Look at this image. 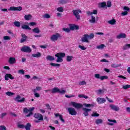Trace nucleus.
Masks as SVG:
<instances>
[{
  "mask_svg": "<svg viewBox=\"0 0 130 130\" xmlns=\"http://www.w3.org/2000/svg\"><path fill=\"white\" fill-rule=\"evenodd\" d=\"M44 18H46V19H49L50 18V15L48 14H46L44 15Z\"/></svg>",
  "mask_w": 130,
  "mask_h": 130,
  "instance_id": "nucleus-57",
  "label": "nucleus"
},
{
  "mask_svg": "<svg viewBox=\"0 0 130 130\" xmlns=\"http://www.w3.org/2000/svg\"><path fill=\"white\" fill-rule=\"evenodd\" d=\"M99 6H101V8H105L106 7V2H103L99 4Z\"/></svg>",
  "mask_w": 130,
  "mask_h": 130,
  "instance_id": "nucleus-38",
  "label": "nucleus"
},
{
  "mask_svg": "<svg viewBox=\"0 0 130 130\" xmlns=\"http://www.w3.org/2000/svg\"><path fill=\"white\" fill-rule=\"evenodd\" d=\"M9 79H11V80H14V79H15V77H14L11 74H7L6 75H5V80H6V81H9Z\"/></svg>",
  "mask_w": 130,
  "mask_h": 130,
  "instance_id": "nucleus-19",
  "label": "nucleus"
},
{
  "mask_svg": "<svg viewBox=\"0 0 130 130\" xmlns=\"http://www.w3.org/2000/svg\"><path fill=\"white\" fill-rule=\"evenodd\" d=\"M10 10L11 11H18L19 12H20V11H22V7L21 6H19L17 7H11L10 8Z\"/></svg>",
  "mask_w": 130,
  "mask_h": 130,
  "instance_id": "nucleus-13",
  "label": "nucleus"
},
{
  "mask_svg": "<svg viewBox=\"0 0 130 130\" xmlns=\"http://www.w3.org/2000/svg\"><path fill=\"white\" fill-rule=\"evenodd\" d=\"M67 92V90L62 89H59V91H58V93H59V94H66Z\"/></svg>",
  "mask_w": 130,
  "mask_h": 130,
  "instance_id": "nucleus-36",
  "label": "nucleus"
},
{
  "mask_svg": "<svg viewBox=\"0 0 130 130\" xmlns=\"http://www.w3.org/2000/svg\"><path fill=\"white\" fill-rule=\"evenodd\" d=\"M34 109H35V108H34V107L30 108L28 110L29 111V113L28 114L26 115V116H27V117H29L31 116V115H32V114H33V113H32V111H33V110Z\"/></svg>",
  "mask_w": 130,
  "mask_h": 130,
  "instance_id": "nucleus-20",
  "label": "nucleus"
},
{
  "mask_svg": "<svg viewBox=\"0 0 130 130\" xmlns=\"http://www.w3.org/2000/svg\"><path fill=\"white\" fill-rule=\"evenodd\" d=\"M110 108L112 110H114V111H119V107L116 106L115 105L111 104L110 105Z\"/></svg>",
  "mask_w": 130,
  "mask_h": 130,
  "instance_id": "nucleus-12",
  "label": "nucleus"
},
{
  "mask_svg": "<svg viewBox=\"0 0 130 130\" xmlns=\"http://www.w3.org/2000/svg\"><path fill=\"white\" fill-rule=\"evenodd\" d=\"M82 110L83 111V114L85 115V116H88L89 115V112L91 111V109H88L86 108H83L82 109Z\"/></svg>",
  "mask_w": 130,
  "mask_h": 130,
  "instance_id": "nucleus-9",
  "label": "nucleus"
},
{
  "mask_svg": "<svg viewBox=\"0 0 130 130\" xmlns=\"http://www.w3.org/2000/svg\"><path fill=\"white\" fill-rule=\"evenodd\" d=\"M21 51H22V52H26L29 53V52H31L32 50L31 49H21Z\"/></svg>",
  "mask_w": 130,
  "mask_h": 130,
  "instance_id": "nucleus-44",
  "label": "nucleus"
},
{
  "mask_svg": "<svg viewBox=\"0 0 130 130\" xmlns=\"http://www.w3.org/2000/svg\"><path fill=\"white\" fill-rule=\"evenodd\" d=\"M13 24L15 27H17L18 28H20L21 27V23L19 21H14Z\"/></svg>",
  "mask_w": 130,
  "mask_h": 130,
  "instance_id": "nucleus-25",
  "label": "nucleus"
},
{
  "mask_svg": "<svg viewBox=\"0 0 130 130\" xmlns=\"http://www.w3.org/2000/svg\"><path fill=\"white\" fill-rule=\"evenodd\" d=\"M63 31H64V32H67V33H69L71 31V28H62Z\"/></svg>",
  "mask_w": 130,
  "mask_h": 130,
  "instance_id": "nucleus-47",
  "label": "nucleus"
},
{
  "mask_svg": "<svg viewBox=\"0 0 130 130\" xmlns=\"http://www.w3.org/2000/svg\"><path fill=\"white\" fill-rule=\"evenodd\" d=\"M32 32H34V33H36V34H39V33H40V29H39V28L38 27H36L32 29Z\"/></svg>",
  "mask_w": 130,
  "mask_h": 130,
  "instance_id": "nucleus-24",
  "label": "nucleus"
},
{
  "mask_svg": "<svg viewBox=\"0 0 130 130\" xmlns=\"http://www.w3.org/2000/svg\"><path fill=\"white\" fill-rule=\"evenodd\" d=\"M91 116L98 117L99 116V114L97 113L96 112H93L91 115Z\"/></svg>",
  "mask_w": 130,
  "mask_h": 130,
  "instance_id": "nucleus-49",
  "label": "nucleus"
},
{
  "mask_svg": "<svg viewBox=\"0 0 130 130\" xmlns=\"http://www.w3.org/2000/svg\"><path fill=\"white\" fill-rule=\"evenodd\" d=\"M22 39L20 40L21 43H23V42H25L26 40H27V37L26 35L22 34H21Z\"/></svg>",
  "mask_w": 130,
  "mask_h": 130,
  "instance_id": "nucleus-18",
  "label": "nucleus"
},
{
  "mask_svg": "<svg viewBox=\"0 0 130 130\" xmlns=\"http://www.w3.org/2000/svg\"><path fill=\"white\" fill-rule=\"evenodd\" d=\"M89 35L85 34L83 35V37L81 38V41L82 42H85L86 43H89Z\"/></svg>",
  "mask_w": 130,
  "mask_h": 130,
  "instance_id": "nucleus-7",
  "label": "nucleus"
},
{
  "mask_svg": "<svg viewBox=\"0 0 130 130\" xmlns=\"http://www.w3.org/2000/svg\"><path fill=\"white\" fill-rule=\"evenodd\" d=\"M0 130H7V127L5 125H1Z\"/></svg>",
  "mask_w": 130,
  "mask_h": 130,
  "instance_id": "nucleus-51",
  "label": "nucleus"
},
{
  "mask_svg": "<svg viewBox=\"0 0 130 130\" xmlns=\"http://www.w3.org/2000/svg\"><path fill=\"white\" fill-rule=\"evenodd\" d=\"M111 67H112V68H118V67H119V65H118V64L113 63L111 65Z\"/></svg>",
  "mask_w": 130,
  "mask_h": 130,
  "instance_id": "nucleus-53",
  "label": "nucleus"
},
{
  "mask_svg": "<svg viewBox=\"0 0 130 130\" xmlns=\"http://www.w3.org/2000/svg\"><path fill=\"white\" fill-rule=\"evenodd\" d=\"M34 116L39 120H43V116L40 114H35Z\"/></svg>",
  "mask_w": 130,
  "mask_h": 130,
  "instance_id": "nucleus-15",
  "label": "nucleus"
},
{
  "mask_svg": "<svg viewBox=\"0 0 130 130\" xmlns=\"http://www.w3.org/2000/svg\"><path fill=\"white\" fill-rule=\"evenodd\" d=\"M127 48H130V44H126L124 46L123 49H126Z\"/></svg>",
  "mask_w": 130,
  "mask_h": 130,
  "instance_id": "nucleus-55",
  "label": "nucleus"
},
{
  "mask_svg": "<svg viewBox=\"0 0 130 130\" xmlns=\"http://www.w3.org/2000/svg\"><path fill=\"white\" fill-rule=\"evenodd\" d=\"M6 115H7V113H2L1 116H0V118H3L4 116H6Z\"/></svg>",
  "mask_w": 130,
  "mask_h": 130,
  "instance_id": "nucleus-58",
  "label": "nucleus"
},
{
  "mask_svg": "<svg viewBox=\"0 0 130 130\" xmlns=\"http://www.w3.org/2000/svg\"><path fill=\"white\" fill-rule=\"evenodd\" d=\"M79 98H84L85 99H88V96L85 95V94H79Z\"/></svg>",
  "mask_w": 130,
  "mask_h": 130,
  "instance_id": "nucleus-45",
  "label": "nucleus"
},
{
  "mask_svg": "<svg viewBox=\"0 0 130 130\" xmlns=\"http://www.w3.org/2000/svg\"><path fill=\"white\" fill-rule=\"evenodd\" d=\"M108 23L110 24V25H114V24L116 23V20H115L114 19H113L111 20H109Z\"/></svg>",
  "mask_w": 130,
  "mask_h": 130,
  "instance_id": "nucleus-28",
  "label": "nucleus"
},
{
  "mask_svg": "<svg viewBox=\"0 0 130 130\" xmlns=\"http://www.w3.org/2000/svg\"><path fill=\"white\" fill-rule=\"evenodd\" d=\"M68 111L71 115H76L77 114V111H76V109L74 108H68Z\"/></svg>",
  "mask_w": 130,
  "mask_h": 130,
  "instance_id": "nucleus-5",
  "label": "nucleus"
},
{
  "mask_svg": "<svg viewBox=\"0 0 130 130\" xmlns=\"http://www.w3.org/2000/svg\"><path fill=\"white\" fill-rule=\"evenodd\" d=\"M70 106H73V107L76 108V109H80V108H82L83 106L85 107L86 108H91V107H94L93 104L84 103L82 105L81 104L77 103L75 102H71L70 104Z\"/></svg>",
  "mask_w": 130,
  "mask_h": 130,
  "instance_id": "nucleus-1",
  "label": "nucleus"
},
{
  "mask_svg": "<svg viewBox=\"0 0 130 130\" xmlns=\"http://www.w3.org/2000/svg\"><path fill=\"white\" fill-rule=\"evenodd\" d=\"M105 47V45L104 44H101L96 47V48L98 49H103V48H104Z\"/></svg>",
  "mask_w": 130,
  "mask_h": 130,
  "instance_id": "nucleus-40",
  "label": "nucleus"
},
{
  "mask_svg": "<svg viewBox=\"0 0 130 130\" xmlns=\"http://www.w3.org/2000/svg\"><path fill=\"white\" fill-rule=\"evenodd\" d=\"M89 22L92 24H95L96 23V18L94 16H91V19L89 20Z\"/></svg>",
  "mask_w": 130,
  "mask_h": 130,
  "instance_id": "nucleus-23",
  "label": "nucleus"
},
{
  "mask_svg": "<svg viewBox=\"0 0 130 130\" xmlns=\"http://www.w3.org/2000/svg\"><path fill=\"white\" fill-rule=\"evenodd\" d=\"M57 12H59L60 13H62L63 12V7H60L57 8Z\"/></svg>",
  "mask_w": 130,
  "mask_h": 130,
  "instance_id": "nucleus-42",
  "label": "nucleus"
},
{
  "mask_svg": "<svg viewBox=\"0 0 130 130\" xmlns=\"http://www.w3.org/2000/svg\"><path fill=\"white\" fill-rule=\"evenodd\" d=\"M59 37H60V35H59V34L57 33L55 35H53L51 37L50 40L52 41H56L57 40V39H58V38H59Z\"/></svg>",
  "mask_w": 130,
  "mask_h": 130,
  "instance_id": "nucleus-8",
  "label": "nucleus"
},
{
  "mask_svg": "<svg viewBox=\"0 0 130 130\" xmlns=\"http://www.w3.org/2000/svg\"><path fill=\"white\" fill-rule=\"evenodd\" d=\"M50 65L52 66V67H57L58 68H59V67H60V64L55 63H50Z\"/></svg>",
  "mask_w": 130,
  "mask_h": 130,
  "instance_id": "nucleus-41",
  "label": "nucleus"
},
{
  "mask_svg": "<svg viewBox=\"0 0 130 130\" xmlns=\"http://www.w3.org/2000/svg\"><path fill=\"white\" fill-rule=\"evenodd\" d=\"M42 88L40 86H37L36 88L32 89V92H37V91H41Z\"/></svg>",
  "mask_w": 130,
  "mask_h": 130,
  "instance_id": "nucleus-31",
  "label": "nucleus"
},
{
  "mask_svg": "<svg viewBox=\"0 0 130 130\" xmlns=\"http://www.w3.org/2000/svg\"><path fill=\"white\" fill-rule=\"evenodd\" d=\"M32 57H36L37 58H38L41 57V53L38 52L37 53L32 54Z\"/></svg>",
  "mask_w": 130,
  "mask_h": 130,
  "instance_id": "nucleus-21",
  "label": "nucleus"
},
{
  "mask_svg": "<svg viewBox=\"0 0 130 130\" xmlns=\"http://www.w3.org/2000/svg\"><path fill=\"white\" fill-rule=\"evenodd\" d=\"M108 121H109V122H107V124H108V125H114V123H116V120L115 119H108Z\"/></svg>",
  "mask_w": 130,
  "mask_h": 130,
  "instance_id": "nucleus-14",
  "label": "nucleus"
},
{
  "mask_svg": "<svg viewBox=\"0 0 130 130\" xmlns=\"http://www.w3.org/2000/svg\"><path fill=\"white\" fill-rule=\"evenodd\" d=\"M96 102H98L99 104H103V103L106 102V100L103 98H98L96 99Z\"/></svg>",
  "mask_w": 130,
  "mask_h": 130,
  "instance_id": "nucleus-10",
  "label": "nucleus"
},
{
  "mask_svg": "<svg viewBox=\"0 0 130 130\" xmlns=\"http://www.w3.org/2000/svg\"><path fill=\"white\" fill-rule=\"evenodd\" d=\"M88 37L89 39H93L94 37V34H90L89 35H88Z\"/></svg>",
  "mask_w": 130,
  "mask_h": 130,
  "instance_id": "nucleus-50",
  "label": "nucleus"
},
{
  "mask_svg": "<svg viewBox=\"0 0 130 130\" xmlns=\"http://www.w3.org/2000/svg\"><path fill=\"white\" fill-rule=\"evenodd\" d=\"M70 30H79V25H77L75 24H70Z\"/></svg>",
  "mask_w": 130,
  "mask_h": 130,
  "instance_id": "nucleus-11",
  "label": "nucleus"
},
{
  "mask_svg": "<svg viewBox=\"0 0 130 130\" xmlns=\"http://www.w3.org/2000/svg\"><path fill=\"white\" fill-rule=\"evenodd\" d=\"M17 61L16 58L14 57H11L9 58V62L10 64H14V63Z\"/></svg>",
  "mask_w": 130,
  "mask_h": 130,
  "instance_id": "nucleus-17",
  "label": "nucleus"
},
{
  "mask_svg": "<svg viewBox=\"0 0 130 130\" xmlns=\"http://www.w3.org/2000/svg\"><path fill=\"white\" fill-rule=\"evenodd\" d=\"M103 123V120L101 119H98L95 120L96 124H100Z\"/></svg>",
  "mask_w": 130,
  "mask_h": 130,
  "instance_id": "nucleus-34",
  "label": "nucleus"
},
{
  "mask_svg": "<svg viewBox=\"0 0 130 130\" xmlns=\"http://www.w3.org/2000/svg\"><path fill=\"white\" fill-rule=\"evenodd\" d=\"M21 28L24 30H31V28H30V27H29V26L27 25L24 24L21 26Z\"/></svg>",
  "mask_w": 130,
  "mask_h": 130,
  "instance_id": "nucleus-26",
  "label": "nucleus"
},
{
  "mask_svg": "<svg viewBox=\"0 0 130 130\" xmlns=\"http://www.w3.org/2000/svg\"><path fill=\"white\" fill-rule=\"evenodd\" d=\"M14 100L15 101H16V102H18L19 103H22V102H25V98H22L21 99V96L18 95L14 99Z\"/></svg>",
  "mask_w": 130,
  "mask_h": 130,
  "instance_id": "nucleus-6",
  "label": "nucleus"
},
{
  "mask_svg": "<svg viewBox=\"0 0 130 130\" xmlns=\"http://www.w3.org/2000/svg\"><path fill=\"white\" fill-rule=\"evenodd\" d=\"M24 127L26 130H30L31 128V124L29 123H27L26 125H24Z\"/></svg>",
  "mask_w": 130,
  "mask_h": 130,
  "instance_id": "nucleus-33",
  "label": "nucleus"
},
{
  "mask_svg": "<svg viewBox=\"0 0 130 130\" xmlns=\"http://www.w3.org/2000/svg\"><path fill=\"white\" fill-rule=\"evenodd\" d=\"M73 58H74L73 56L68 55L67 56L66 60L67 61L70 62L71 60H73Z\"/></svg>",
  "mask_w": 130,
  "mask_h": 130,
  "instance_id": "nucleus-29",
  "label": "nucleus"
},
{
  "mask_svg": "<svg viewBox=\"0 0 130 130\" xmlns=\"http://www.w3.org/2000/svg\"><path fill=\"white\" fill-rule=\"evenodd\" d=\"M4 40H10L11 38L9 36H6L4 37Z\"/></svg>",
  "mask_w": 130,
  "mask_h": 130,
  "instance_id": "nucleus-54",
  "label": "nucleus"
},
{
  "mask_svg": "<svg viewBox=\"0 0 130 130\" xmlns=\"http://www.w3.org/2000/svg\"><path fill=\"white\" fill-rule=\"evenodd\" d=\"M46 59L48 60H50V61L52 60H54V57L50 56V55H48L46 57Z\"/></svg>",
  "mask_w": 130,
  "mask_h": 130,
  "instance_id": "nucleus-32",
  "label": "nucleus"
},
{
  "mask_svg": "<svg viewBox=\"0 0 130 130\" xmlns=\"http://www.w3.org/2000/svg\"><path fill=\"white\" fill-rule=\"evenodd\" d=\"M86 83L85 81H81L79 82V85L80 86H84V85H86Z\"/></svg>",
  "mask_w": 130,
  "mask_h": 130,
  "instance_id": "nucleus-46",
  "label": "nucleus"
},
{
  "mask_svg": "<svg viewBox=\"0 0 130 130\" xmlns=\"http://www.w3.org/2000/svg\"><path fill=\"white\" fill-rule=\"evenodd\" d=\"M58 91H59V89L57 87H55L51 90V93L54 94V93H58Z\"/></svg>",
  "mask_w": 130,
  "mask_h": 130,
  "instance_id": "nucleus-27",
  "label": "nucleus"
},
{
  "mask_svg": "<svg viewBox=\"0 0 130 130\" xmlns=\"http://www.w3.org/2000/svg\"><path fill=\"white\" fill-rule=\"evenodd\" d=\"M55 56L57 57L56 60V62H62L63 61V57L66 56V53L62 52H59L55 54Z\"/></svg>",
  "mask_w": 130,
  "mask_h": 130,
  "instance_id": "nucleus-2",
  "label": "nucleus"
},
{
  "mask_svg": "<svg viewBox=\"0 0 130 130\" xmlns=\"http://www.w3.org/2000/svg\"><path fill=\"white\" fill-rule=\"evenodd\" d=\"M24 19L26 21H29V20H31V19H32V15L30 14L25 15L24 16Z\"/></svg>",
  "mask_w": 130,
  "mask_h": 130,
  "instance_id": "nucleus-22",
  "label": "nucleus"
},
{
  "mask_svg": "<svg viewBox=\"0 0 130 130\" xmlns=\"http://www.w3.org/2000/svg\"><path fill=\"white\" fill-rule=\"evenodd\" d=\"M21 49H31L28 46H24L21 48Z\"/></svg>",
  "mask_w": 130,
  "mask_h": 130,
  "instance_id": "nucleus-59",
  "label": "nucleus"
},
{
  "mask_svg": "<svg viewBox=\"0 0 130 130\" xmlns=\"http://www.w3.org/2000/svg\"><path fill=\"white\" fill-rule=\"evenodd\" d=\"M95 92L98 95H101V94L104 93V91L102 89H99L95 91Z\"/></svg>",
  "mask_w": 130,
  "mask_h": 130,
  "instance_id": "nucleus-35",
  "label": "nucleus"
},
{
  "mask_svg": "<svg viewBox=\"0 0 130 130\" xmlns=\"http://www.w3.org/2000/svg\"><path fill=\"white\" fill-rule=\"evenodd\" d=\"M111 1H107V7H108V8H111Z\"/></svg>",
  "mask_w": 130,
  "mask_h": 130,
  "instance_id": "nucleus-48",
  "label": "nucleus"
},
{
  "mask_svg": "<svg viewBox=\"0 0 130 130\" xmlns=\"http://www.w3.org/2000/svg\"><path fill=\"white\" fill-rule=\"evenodd\" d=\"M116 38L117 39H121V38H126V35L124 33H121L117 36Z\"/></svg>",
  "mask_w": 130,
  "mask_h": 130,
  "instance_id": "nucleus-16",
  "label": "nucleus"
},
{
  "mask_svg": "<svg viewBox=\"0 0 130 130\" xmlns=\"http://www.w3.org/2000/svg\"><path fill=\"white\" fill-rule=\"evenodd\" d=\"M124 11H129V8H128V7H127V6H124V8H123Z\"/></svg>",
  "mask_w": 130,
  "mask_h": 130,
  "instance_id": "nucleus-63",
  "label": "nucleus"
},
{
  "mask_svg": "<svg viewBox=\"0 0 130 130\" xmlns=\"http://www.w3.org/2000/svg\"><path fill=\"white\" fill-rule=\"evenodd\" d=\"M34 92V95L35 97H36L37 98H39V97H40V94L37 93V92Z\"/></svg>",
  "mask_w": 130,
  "mask_h": 130,
  "instance_id": "nucleus-52",
  "label": "nucleus"
},
{
  "mask_svg": "<svg viewBox=\"0 0 130 130\" xmlns=\"http://www.w3.org/2000/svg\"><path fill=\"white\" fill-rule=\"evenodd\" d=\"M30 26H35L36 25V22H31L29 23Z\"/></svg>",
  "mask_w": 130,
  "mask_h": 130,
  "instance_id": "nucleus-62",
  "label": "nucleus"
},
{
  "mask_svg": "<svg viewBox=\"0 0 130 130\" xmlns=\"http://www.w3.org/2000/svg\"><path fill=\"white\" fill-rule=\"evenodd\" d=\"M56 117H57V116L59 117V119L62 121V122H64V120L62 118V115H59L58 114H55Z\"/></svg>",
  "mask_w": 130,
  "mask_h": 130,
  "instance_id": "nucleus-30",
  "label": "nucleus"
},
{
  "mask_svg": "<svg viewBox=\"0 0 130 130\" xmlns=\"http://www.w3.org/2000/svg\"><path fill=\"white\" fill-rule=\"evenodd\" d=\"M19 74H21V75H24L25 74V72H24L23 70H20L18 71Z\"/></svg>",
  "mask_w": 130,
  "mask_h": 130,
  "instance_id": "nucleus-56",
  "label": "nucleus"
},
{
  "mask_svg": "<svg viewBox=\"0 0 130 130\" xmlns=\"http://www.w3.org/2000/svg\"><path fill=\"white\" fill-rule=\"evenodd\" d=\"M17 127H18V128H24L25 125L24 124H20L18 123L17 124Z\"/></svg>",
  "mask_w": 130,
  "mask_h": 130,
  "instance_id": "nucleus-43",
  "label": "nucleus"
},
{
  "mask_svg": "<svg viewBox=\"0 0 130 130\" xmlns=\"http://www.w3.org/2000/svg\"><path fill=\"white\" fill-rule=\"evenodd\" d=\"M6 95L7 96H14V95H15V93L12 92L11 91H8L6 92Z\"/></svg>",
  "mask_w": 130,
  "mask_h": 130,
  "instance_id": "nucleus-39",
  "label": "nucleus"
},
{
  "mask_svg": "<svg viewBox=\"0 0 130 130\" xmlns=\"http://www.w3.org/2000/svg\"><path fill=\"white\" fill-rule=\"evenodd\" d=\"M122 16H126L127 15V11H124L121 13Z\"/></svg>",
  "mask_w": 130,
  "mask_h": 130,
  "instance_id": "nucleus-64",
  "label": "nucleus"
},
{
  "mask_svg": "<svg viewBox=\"0 0 130 130\" xmlns=\"http://www.w3.org/2000/svg\"><path fill=\"white\" fill-rule=\"evenodd\" d=\"M94 78H95V79H100L102 81H103V80H107V79H108L107 76H100V74H95L94 75Z\"/></svg>",
  "mask_w": 130,
  "mask_h": 130,
  "instance_id": "nucleus-4",
  "label": "nucleus"
},
{
  "mask_svg": "<svg viewBox=\"0 0 130 130\" xmlns=\"http://www.w3.org/2000/svg\"><path fill=\"white\" fill-rule=\"evenodd\" d=\"M47 45H41V46H40V47H41L43 49H45L47 48Z\"/></svg>",
  "mask_w": 130,
  "mask_h": 130,
  "instance_id": "nucleus-61",
  "label": "nucleus"
},
{
  "mask_svg": "<svg viewBox=\"0 0 130 130\" xmlns=\"http://www.w3.org/2000/svg\"><path fill=\"white\" fill-rule=\"evenodd\" d=\"M65 97H66L67 98H72L73 97H75V95H66Z\"/></svg>",
  "mask_w": 130,
  "mask_h": 130,
  "instance_id": "nucleus-60",
  "label": "nucleus"
},
{
  "mask_svg": "<svg viewBox=\"0 0 130 130\" xmlns=\"http://www.w3.org/2000/svg\"><path fill=\"white\" fill-rule=\"evenodd\" d=\"M72 12L73 13L74 16H75L77 20H81V16H80V14H82V11H81V10H73L72 11Z\"/></svg>",
  "mask_w": 130,
  "mask_h": 130,
  "instance_id": "nucleus-3",
  "label": "nucleus"
},
{
  "mask_svg": "<svg viewBox=\"0 0 130 130\" xmlns=\"http://www.w3.org/2000/svg\"><path fill=\"white\" fill-rule=\"evenodd\" d=\"M122 89L124 90H126V89H129L130 88V85L127 84V85H122Z\"/></svg>",
  "mask_w": 130,
  "mask_h": 130,
  "instance_id": "nucleus-37",
  "label": "nucleus"
}]
</instances>
